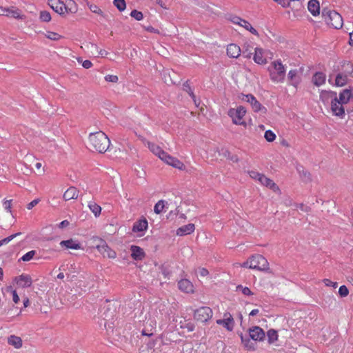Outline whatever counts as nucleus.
Listing matches in <instances>:
<instances>
[{
  "label": "nucleus",
  "mask_w": 353,
  "mask_h": 353,
  "mask_svg": "<svg viewBox=\"0 0 353 353\" xmlns=\"http://www.w3.org/2000/svg\"><path fill=\"white\" fill-rule=\"evenodd\" d=\"M48 4L61 16L75 14L78 11V5L74 0H48Z\"/></svg>",
  "instance_id": "f257e3e1"
},
{
  "label": "nucleus",
  "mask_w": 353,
  "mask_h": 353,
  "mask_svg": "<svg viewBox=\"0 0 353 353\" xmlns=\"http://www.w3.org/2000/svg\"><path fill=\"white\" fill-rule=\"evenodd\" d=\"M90 147L99 153H104L110 145V141L108 136L102 131L90 133L88 137Z\"/></svg>",
  "instance_id": "f03ea898"
},
{
  "label": "nucleus",
  "mask_w": 353,
  "mask_h": 353,
  "mask_svg": "<svg viewBox=\"0 0 353 353\" xmlns=\"http://www.w3.org/2000/svg\"><path fill=\"white\" fill-rule=\"evenodd\" d=\"M158 319V310L151 308L145 314V319L143 320V329L141 330L143 336H151L156 332L157 319Z\"/></svg>",
  "instance_id": "7ed1b4c3"
},
{
  "label": "nucleus",
  "mask_w": 353,
  "mask_h": 353,
  "mask_svg": "<svg viewBox=\"0 0 353 353\" xmlns=\"http://www.w3.org/2000/svg\"><path fill=\"white\" fill-rule=\"evenodd\" d=\"M271 81L276 83H283L286 74V68L281 59L273 61L268 68Z\"/></svg>",
  "instance_id": "20e7f679"
},
{
  "label": "nucleus",
  "mask_w": 353,
  "mask_h": 353,
  "mask_svg": "<svg viewBox=\"0 0 353 353\" xmlns=\"http://www.w3.org/2000/svg\"><path fill=\"white\" fill-rule=\"evenodd\" d=\"M241 268L266 272L269 270L268 260L261 254H256L250 256L245 262L240 264Z\"/></svg>",
  "instance_id": "39448f33"
},
{
  "label": "nucleus",
  "mask_w": 353,
  "mask_h": 353,
  "mask_svg": "<svg viewBox=\"0 0 353 353\" xmlns=\"http://www.w3.org/2000/svg\"><path fill=\"white\" fill-rule=\"evenodd\" d=\"M322 17L325 23L330 27L339 29L343 26V21L342 17L334 10L323 8L322 10Z\"/></svg>",
  "instance_id": "423d86ee"
},
{
  "label": "nucleus",
  "mask_w": 353,
  "mask_h": 353,
  "mask_svg": "<svg viewBox=\"0 0 353 353\" xmlns=\"http://www.w3.org/2000/svg\"><path fill=\"white\" fill-rule=\"evenodd\" d=\"M246 112L245 108L243 106L240 105L236 108L229 109L228 114L231 118L234 124L246 127L247 123L244 119Z\"/></svg>",
  "instance_id": "0eeeda50"
},
{
  "label": "nucleus",
  "mask_w": 353,
  "mask_h": 353,
  "mask_svg": "<svg viewBox=\"0 0 353 353\" xmlns=\"http://www.w3.org/2000/svg\"><path fill=\"white\" fill-rule=\"evenodd\" d=\"M93 241L96 244V248L97 250L104 257H108L112 259H114L117 257L116 252L111 249L103 239L99 237H94Z\"/></svg>",
  "instance_id": "6e6552de"
},
{
  "label": "nucleus",
  "mask_w": 353,
  "mask_h": 353,
  "mask_svg": "<svg viewBox=\"0 0 353 353\" xmlns=\"http://www.w3.org/2000/svg\"><path fill=\"white\" fill-rule=\"evenodd\" d=\"M0 16H6L18 20H25L26 18L23 12L15 6H0Z\"/></svg>",
  "instance_id": "1a4fd4ad"
},
{
  "label": "nucleus",
  "mask_w": 353,
  "mask_h": 353,
  "mask_svg": "<svg viewBox=\"0 0 353 353\" xmlns=\"http://www.w3.org/2000/svg\"><path fill=\"white\" fill-rule=\"evenodd\" d=\"M213 316V311L210 307L203 306L194 312V318L196 321L206 323Z\"/></svg>",
  "instance_id": "9d476101"
},
{
  "label": "nucleus",
  "mask_w": 353,
  "mask_h": 353,
  "mask_svg": "<svg viewBox=\"0 0 353 353\" xmlns=\"http://www.w3.org/2000/svg\"><path fill=\"white\" fill-rule=\"evenodd\" d=\"M228 20L232 22V23L235 25H238L243 28H245L246 30L251 32L252 34L259 36L258 31L254 28L252 25L246 21L245 19H243L241 18L239 16L236 15H230L228 17Z\"/></svg>",
  "instance_id": "9b49d317"
},
{
  "label": "nucleus",
  "mask_w": 353,
  "mask_h": 353,
  "mask_svg": "<svg viewBox=\"0 0 353 353\" xmlns=\"http://www.w3.org/2000/svg\"><path fill=\"white\" fill-rule=\"evenodd\" d=\"M167 165L177 169L180 171H185L186 165L178 158L169 154L168 152L165 153L163 158L161 159Z\"/></svg>",
  "instance_id": "f8f14e48"
},
{
  "label": "nucleus",
  "mask_w": 353,
  "mask_h": 353,
  "mask_svg": "<svg viewBox=\"0 0 353 353\" xmlns=\"http://www.w3.org/2000/svg\"><path fill=\"white\" fill-rule=\"evenodd\" d=\"M148 228V222L145 217L141 216L133 224L132 231L137 233L138 236H143Z\"/></svg>",
  "instance_id": "ddd939ff"
},
{
  "label": "nucleus",
  "mask_w": 353,
  "mask_h": 353,
  "mask_svg": "<svg viewBox=\"0 0 353 353\" xmlns=\"http://www.w3.org/2000/svg\"><path fill=\"white\" fill-rule=\"evenodd\" d=\"M331 111L334 115L340 118H343L345 114L343 104L339 101L337 94L331 101Z\"/></svg>",
  "instance_id": "4468645a"
},
{
  "label": "nucleus",
  "mask_w": 353,
  "mask_h": 353,
  "mask_svg": "<svg viewBox=\"0 0 353 353\" xmlns=\"http://www.w3.org/2000/svg\"><path fill=\"white\" fill-rule=\"evenodd\" d=\"M240 99L243 101H246L250 103L252 108L254 112H257L261 111V110H264L265 111L266 110V109L264 107H263L261 104L256 100L255 97L251 94H241Z\"/></svg>",
  "instance_id": "2eb2a0df"
},
{
  "label": "nucleus",
  "mask_w": 353,
  "mask_h": 353,
  "mask_svg": "<svg viewBox=\"0 0 353 353\" xmlns=\"http://www.w3.org/2000/svg\"><path fill=\"white\" fill-rule=\"evenodd\" d=\"M14 283H15L18 288H29L32 284V279L29 274H22L18 276H15L13 279Z\"/></svg>",
  "instance_id": "dca6fc26"
},
{
  "label": "nucleus",
  "mask_w": 353,
  "mask_h": 353,
  "mask_svg": "<svg viewBox=\"0 0 353 353\" xmlns=\"http://www.w3.org/2000/svg\"><path fill=\"white\" fill-rule=\"evenodd\" d=\"M179 290L186 294H194L195 288L193 283L187 279H183L178 281Z\"/></svg>",
  "instance_id": "f3484780"
},
{
  "label": "nucleus",
  "mask_w": 353,
  "mask_h": 353,
  "mask_svg": "<svg viewBox=\"0 0 353 353\" xmlns=\"http://www.w3.org/2000/svg\"><path fill=\"white\" fill-rule=\"evenodd\" d=\"M250 337L255 341H262L264 340L265 334L263 330L259 326H254L249 329Z\"/></svg>",
  "instance_id": "a211bd4d"
},
{
  "label": "nucleus",
  "mask_w": 353,
  "mask_h": 353,
  "mask_svg": "<svg viewBox=\"0 0 353 353\" xmlns=\"http://www.w3.org/2000/svg\"><path fill=\"white\" fill-rule=\"evenodd\" d=\"M223 319H218L216 323L223 325L227 330L232 331L234 327V319L230 313L226 312L223 315Z\"/></svg>",
  "instance_id": "6ab92c4d"
},
{
  "label": "nucleus",
  "mask_w": 353,
  "mask_h": 353,
  "mask_svg": "<svg viewBox=\"0 0 353 353\" xmlns=\"http://www.w3.org/2000/svg\"><path fill=\"white\" fill-rule=\"evenodd\" d=\"M253 59L256 63L259 65L267 63V52L261 48H256Z\"/></svg>",
  "instance_id": "aec40b11"
},
{
  "label": "nucleus",
  "mask_w": 353,
  "mask_h": 353,
  "mask_svg": "<svg viewBox=\"0 0 353 353\" xmlns=\"http://www.w3.org/2000/svg\"><path fill=\"white\" fill-rule=\"evenodd\" d=\"M259 183L274 192H280L279 186L271 179L267 177L265 174H263Z\"/></svg>",
  "instance_id": "412c9836"
},
{
  "label": "nucleus",
  "mask_w": 353,
  "mask_h": 353,
  "mask_svg": "<svg viewBox=\"0 0 353 353\" xmlns=\"http://www.w3.org/2000/svg\"><path fill=\"white\" fill-rule=\"evenodd\" d=\"M131 257L135 261H141L145 256V254L143 250L137 245H132L130 247Z\"/></svg>",
  "instance_id": "4be33fe9"
},
{
  "label": "nucleus",
  "mask_w": 353,
  "mask_h": 353,
  "mask_svg": "<svg viewBox=\"0 0 353 353\" xmlns=\"http://www.w3.org/2000/svg\"><path fill=\"white\" fill-rule=\"evenodd\" d=\"M149 150L156 156H157L161 160L163 158L166 152L164 151L160 146L156 145L154 143L147 141L146 143Z\"/></svg>",
  "instance_id": "5701e85b"
},
{
  "label": "nucleus",
  "mask_w": 353,
  "mask_h": 353,
  "mask_svg": "<svg viewBox=\"0 0 353 353\" xmlns=\"http://www.w3.org/2000/svg\"><path fill=\"white\" fill-rule=\"evenodd\" d=\"M227 55L230 58H238L241 55V48L235 43H230L227 46Z\"/></svg>",
  "instance_id": "b1692460"
},
{
  "label": "nucleus",
  "mask_w": 353,
  "mask_h": 353,
  "mask_svg": "<svg viewBox=\"0 0 353 353\" xmlns=\"http://www.w3.org/2000/svg\"><path fill=\"white\" fill-rule=\"evenodd\" d=\"M60 245L61 247H65L66 249H72V250L81 249V243L77 240H74L73 239L61 241Z\"/></svg>",
  "instance_id": "393cba45"
},
{
  "label": "nucleus",
  "mask_w": 353,
  "mask_h": 353,
  "mask_svg": "<svg viewBox=\"0 0 353 353\" xmlns=\"http://www.w3.org/2000/svg\"><path fill=\"white\" fill-rule=\"evenodd\" d=\"M79 196V190L75 187H70L63 194V199L65 201H70L71 199H77Z\"/></svg>",
  "instance_id": "a878e982"
},
{
  "label": "nucleus",
  "mask_w": 353,
  "mask_h": 353,
  "mask_svg": "<svg viewBox=\"0 0 353 353\" xmlns=\"http://www.w3.org/2000/svg\"><path fill=\"white\" fill-rule=\"evenodd\" d=\"M8 345L14 347L16 349H20L23 346V341L21 337L12 334L8 337Z\"/></svg>",
  "instance_id": "bb28decb"
},
{
  "label": "nucleus",
  "mask_w": 353,
  "mask_h": 353,
  "mask_svg": "<svg viewBox=\"0 0 353 353\" xmlns=\"http://www.w3.org/2000/svg\"><path fill=\"white\" fill-rule=\"evenodd\" d=\"M307 9L313 16H318L320 13L319 2L317 0H310L307 3Z\"/></svg>",
  "instance_id": "cd10ccee"
},
{
  "label": "nucleus",
  "mask_w": 353,
  "mask_h": 353,
  "mask_svg": "<svg viewBox=\"0 0 353 353\" xmlns=\"http://www.w3.org/2000/svg\"><path fill=\"white\" fill-rule=\"evenodd\" d=\"M195 230L194 225L193 223H189L181 226L176 230V234L179 236H183L190 234L194 232Z\"/></svg>",
  "instance_id": "c85d7f7f"
},
{
  "label": "nucleus",
  "mask_w": 353,
  "mask_h": 353,
  "mask_svg": "<svg viewBox=\"0 0 353 353\" xmlns=\"http://www.w3.org/2000/svg\"><path fill=\"white\" fill-rule=\"evenodd\" d=\"M326 75L321 72H316L312 77V83L316 86H321L325 83Z\"/></svg>",
  "instance_id": "c756f323"
},
{
  "label": "nucleus",
  "mask_w": 353,
  "mask_h": 353,
  "mask_svg": "<svg viewBox=\"0 0 353 353\" xmlns=\"http://www.w3.org/2000/svg\"><path fill=\"white\" fill-rule=\"evenodd\" d=\"M352 97V91L349 89H345L339 93V101L343 105L347 104Z\"/></svg>",
  "instance_id": "7c9ffc66"
},
{
  "label": "nucleus",
  "mask_w": 353,
  "mask_h": 353,
  "mask_svg": "<svg viewBox=\"0 0 353 353\" xmlns=\"http://www.w3.org/2000/svg\"><path fill=\"white\" fill-rule=\"evenodd\" d=\"M336 95V92L333 91L322 90L320 93V99L324 103H328L329 100H332Z\"/></svg>",
  "instance_id": "2f4dec72"
},
{
  "label": "nucleus",
  "mask_w": 353,
  "mask_h": 353,
  "mask_svg": "<svg viewBox=\"0 0 353 353\" xmlns=\"http://www.w3.org/2000/svg\"><path fill=\"white\" fill-rule=\"evenodd\" d=\"M241 342L243 347L248 351H253L256 349V343L251 341L250 339L244 338L243 335L241 336Z\"/></svg>",
  "instance_id": "473e14b6"
},
{
  "label": "nucleus",
  "mask_w": 353,
  "mask_h": 353,
  "mask_svg": "<svg viewBox=\"0 0 353 353\" xmlns=\"http://www.w3.org/2000/svg\"><path fill=\"white\" fill-rule=\"evenodd\" d=\"M347 82V76L343 73H339L335 79V85L336 86L342 87Z\"/></svg>",
  "instance_id": "72a5a7b5"
},
{
  "label": "nucleus",
  "mask_w": 353,
  "mask_h": 353,
  "mask_svg": "<svg viewBox=\"0 0 353 353\" xmlns=\"http://www.w3.org/2000/svg\"><path fill=\"white\" fill-rule=\"evenodd\" d=\"M88 208L96 217L99 216L101 212V208L94 201H90L88 203Z\"/></svg>",
  "instance_id": "f704fd0d"
},
{
  "label": "nucleus",
  "mask_w": 353,
  "mask_h": 353,
  "mask_svg": "<svg viewBox=\"0 0 353 353\" xmlns=\"http://www.w3.org/2000/svg\"><path fill=\"white\" fill-rule=\"evenodd\" d=\"M268 341L270 344L274 343L278 341L279 335L277 332L274 329H270L267 332Z\"/></svg>",
  "instance_id": "c9c22d12"
},
{
  "label": "nucleus",
  "mask_w": 353,
  "mask_h": 353,
  "mask_svg": "<svg viewBox=\"0 0 353 353\" xmlns=\"http://www.w3.org/2000/svg\"><path fill=\"white\" fill-rule=\"evenodd\" d=\"M44 36L46 38L51 41H59L63 38V36L59 34V33L50 30H47L44 33Z\"/></svg>",
  "instance_id": "e433bc0d"
},
{
  "label": "nucleus",
  "mask_w": 353,
  "mask_h": 353,
  "mask_svg": "<svg viewBox=\"0 0 353 353\" xmlns=\"http://www.w3.org/2000/svg\"><path fill=\"white\" fill-rule=\"evenodd\" d=\"M165 201L163 200L159 201L154 207V212L157 214H159L164 211L165 207Z\"/></svg>",
  "instance_id": "4c0bfd02"
},
{
  "label": "nucleus",
  "mask_w": 353,
  "mask_h": 353,
  "mask_svg": "<svg viewBox=\"0 0 353 353\" xmlns=\"http://www.w3.org/2000/svg\"><path fill=\"white\" fill-rule=\"evenodd\" d=\"M52 19L50 13L46 10H42L39 12V20L42 22H50Z\"/></svg>",
  "instance_id": "58836bf2"
},
{
  "label": "nucleus",
  "mask_w": 353,
  "mask_h": 353,
  "mask_svg": "<svg viewBox=\"0 0 353 353\" xmlns=\"http://www.w3.org/2000/svg\"><path fill=\"white\" fill-rule=\"evenodd\" d=\"M113 4L120 12L124 11L126 8L125 0H114Z\"/></svg>",
  "instance_id": "ea45409f"
},
{
  "label": "nucleus",
  "mask_w": 353,
  "mask_h": 353,
  "mask_svg": "<svg viewBox=\"0 0 353 353\" xmlns=\"http://www.w3.org/2000/svg\"><path fill=\"white\" fill-rule=\"evenodd\" d=\"M264 138L268 142H273L276 139V134L272 130H268L265 132Z\"/></svg>",
  "instance_id": "a19ab883"
},
{
  "label": "nucleus",
  "mask_w": 353,
  "mask_h": 353,
  "mask_svg": "<svg viewBox=\"0 0 353 353\" xmlns=\"http://www.w3.org/2000/svg\"><path fill=\"white\" fill-rule=\"evenodd\" d=\"M183 90L186 91L189 95L192 97V100L194 101L196 105H198L196 103V97L193 92V90H192L191 87L188 83H184L183 85Z\"/></svg>",
  "instance_id": "79ce46f5"
},
{
  "label": "nucleus",
  "mask_w": 353,
  "mask_h": 353,
  "mask_svg": "<svg viewBox=\"0 0 353 353\" xmlns=\"http://www.w3.org/2000/svg\"><path fill=\"white\" fill-rule=\"evenodd\" d=\"M89 9L94 13L103 16V11L95 4L88 3Z\"/></svg>",
  "instance_id": "37998d69"
},
{
  "label": "nucleus",
  "mask_w": 353,
  "mask_h": 353,
  "mask_svg": "<svg viewBox=\"0 0 353 353\" xmlns=\"http://www.w3.org/2000/svg\"><path fill=\"white\" fill-rule=\"evenodd\" d=\"M7 291L11 292L12 294V301L15 304H17L20 301L19 296L16 291V290H12V286L7 287Z\"/></svg>",
  "instance_id": "c03bdc74"
},
{
  "label": "nucleus",
  "mask_w": 353,
  "mask_h": 353,
  "mask_svg": "<svg viewBox=\"0 0 353 353\" xmlns=\"http://www.w3.org/2000/svg\"><path fill=\"white\" fill-rule=\"evenodd\" d=\"M248 174L252 179L259 182L263 174L259 173L256 171L250 170L248 171Z\"/></svg>",
  "instance_id": "a18cd8bd"
},
{
  "label": "nucleus",
  "mask_w": 353,
  "mask_h": 353,
  "mask_svg": "<svg viewBox=\"0 0 353 353\" xmlns=\"http://www.w3.org/2000/svg\"><path fill=\"white\" fill-rule=\"evenodd\" d=\"M130 16L137 21H141L143 19V13L137 10H133L130 13Z\"/></svg>",
  "instance_id": "49530a36"
},
{
  "label": "nucleus",
  "mask_w": 353,
  "mask_h": 353,
  "mask_svg": "<svg viewBox=\"0 0 353 353\" xmlns=\"http://www.w3.org/2000/svg\"><path fill=\"white\" fill-rule=\"evenodd\" d=\"M35 254V250L29 251L21 257V260L23 261H29L34 257Z\"/></svg>",
  "instance_id": "de8ad7c7"
},
{
  "label": "nucleus",
  "mask_w": 353,
  "mask_h": 353,
  "mask_svg": "<svg viewBox=\"0 0 353 353\" xmlns=\"http://www.w3.org/2000/svg\"><path fill=\"white\" fill-rule=\"evenodd\" d=\"M339 294L341 297H346L349 294V290L345 285H341L339 289Z\"/></svg>",
  "instance_id": "09e8293b"
},
{
  "label": "nucleus",
  "mask_w": 353,
  "mask_h": 353,
  "mask_svg": "<svg viewBox=\"0 0 353 353\" xmlns=\"http://www.w3.org/2000/svg\"><path fill=\"white\" fill-rule=\"evenodd\" d=\"M21 234V233H16V234H12L10 236H9L8 237H6L3 239H2L1 241H0V246H1L3 244H7L10 241H11L14 237H16L17 236Z\"/></svg>",
  "instance_id": "8fccbe9b"
},
{
  "label": "nucleus",
  "mask_w": 353,
  "mask_h": 353,
  "mask_svg": "<svg viewBox=\"0 0 353 353\" xmlns=\"http://www.w3.org/2000/svg\"><path fill=\"white\" fill-rule=\"evenodd\" d=\"M322 282L325 284V285L327 287H332L333 288H336L338 286L337 282H333L328 279H323Z\"/></svg>",
  "instance_id": "3c124183"
},
{
  "label": "nucleus",
  "mask_w": 353,
  "mask_h": 353,
  "mask_svg": "<svg viewBox=\"0 0 353 353\" xmlns=\"http://www.w3.org/2000/svg\"><path fill=\"white\" fill-rule=\"evenodd\" d=\"M104 78L108 82L117 83L119 81V77L117 75L108 74Z\"/></svg>",
  "instance_id": "603ef678"
},
{
  "label": "nucleus",
  "mask_w": 353,
  "mask_h": 353,
  "mask_svg": "<svg viewBox=\"0 0 353 353\" xmlns=\"http://www.w3.org/2000/svg\"><path fill=\"white\" fill-rule=\"evenodd\" d=\"M12 200H6L3 203V206L4 209L9 213H11V209H12Z\"/></svg>",
  "instance_id": "864d4df0"
},
{
  "label": "nucleus",
  "mask_w": 353,
  "mask_h": 353,
  "mask_svg": "<svg viewBox=\"0 0 353 353\" xmlns=\"http://www.w3.org/2000/svg\"><path fill=\"white\" fill-rule=\"evenodd\" d=\"M78 62H82V66L85 69H89L92 66V63L90 60H85L82 61L81 58L77 59Z\"/></svg>",
  "instance_id": "5fc2aeb1"
},
{
  "label": "nucleus",
  "mask_w": 353,
  "mask_h": 353,
  "mask_svg": "<svg viewBox=\"0 0 353 353\" xmlns=\"http://www.w3.org/2000/svg\"><path fill=\"white\" fill-rule=\"evenodd\" d=\"M237 289L239 290L241 289V292L242 293L244 294V295H247V296H250V295H252L253 293L252 292V291L250 290V289L248 287H242L241 285H239L237 287Z\"/></svg>",
  "instance_id": "6e6d98bb"
},
{
  "label": "nucleus",
  "mask_w": 353,
  "mask_h": 353,
  "mask_svg": "<svg viewBox=\"0 0 353 353\" xmlns=\"http://www.w3.org/2000/svg\"><path fill=\"white\" fill-rule=\"evenodd\" d=\"M92 47L95 48L97 50L96 57L101 56L103 57H105L108 54V52L105 50L100 49L99 50L97 46L92 45Z\"/></svg>",
  "instance_id": "4d7b16f0"
},
{
  "label": "nucleus",
  "mask_w": 353,
  "mask_h": 353,
  "mask_svg": "<svg viewBox=\"0 0 353 353\" xmlns=\"http://www.w3.org/2000/svg\"><path fill=\"white\" fill-rule=\"evenodd\" d=\"M283 8H288L290 6V0H273Z\"/></svg>",
  "instance_id": "13d9d810"
},
{
  "label": "nucleus",
  "mask_w": 353,
  "mask_h": 353,
  "mask_svg": "<svg viewBox=\"0 0 353 353\" xmlns=\"http://www.w3.org/2000/svg\"><path fill=\"white\" fill-rule=\"evenodd\" d=\"M40 201V199H34L33 201H32L31 202H30L28 205H27V208L28 210H31L32 208H33L35 205H37Z\"/></svg>",
  "instance_id": "bf43d9fd"
},
{
  "label": "nucleus",
  "mask_w": 353,
  "mask_h": 353,
  "mask_svg": "<svg viewBox=\"0 0 353 353\" xmlns=\"http://www.w3.org/2000/svg\"><path fill=\"white\" fill-rule=\"evenodd\" d=\"M199 274L201 276L205 277L209 274V271L205 268H199Z\"/></svg>",
  "instance_id": "052dcab7"
},
{
  "label": "nucleus",
  "mask_w": 353,
  "mask_h": 353,
  "mask_svg": "<svg viewBox=\"0 0 353 353\" xmlns=\"http://www.w3.org/2000/svg\"><path fill=\"white\" fill-rule=\"evenodd\" d=\"M296 75L297 71L296 70H290L288 72V77L289 79L293 81L294 79L296 77Z\"/></svg>",
  "instance_id": "680f3d73"
},
{
  "label": "nucleus",
  "mask_w": 353,
  "mask_h": 353,
  "mask_svg": "<svg viewBox=\"0 0 353 353\" xmlns=\"http://www.w3.org/2000/svg\"><path fill=\"white\" fill-rule=\"evenodd\" d=\"M35 168L38 170H40V174H44L45 172V170L43 169H41L42 168V164L40 162H37L35 163Z\"/></svg>",
  "instance_id": "e2e57ef3"
},
{
  "label": "nucleus",
  "mask_w": 353,
  "mask_h": 353,
  "mask_svg": "<svg viewBox=\"0 0 353 353\" xmlns=\"http://www.w3.org/2000/svg\"><path fill=\"white\" fill-rule=\"evenodd\" d=\"M70 224L69 221L68 220H64L63 221H61L59 224V228H65L67 226H68Z\"/></svg>",
  "instance_id": "0e129e2a"
},
{
  "label": "nucleus",
  "mask_w": 353,
  "mask_h": 353,
  "mask_svg": "<svg viewBox=\"0 0 353 353\" xmlns=\"http://www.w3.org/2000/svg\"><path fill=\"white\" fill-rule=\"evenodd\" d=\"M145 29L147 31L150 32H154V33L159 32V31L157 30H156L155 28H154L152 26H148V27L145 28Z\"/></svg>",
  "instance_id": "69168bd1"
},
{
  "label": "nucleus",
  "mask_w": 353,
  "mask_h": 353,
  "mask_svg": "<svg viewBox=\"0 0 353 353\" xmlns=\"http://www.w3.org/2000/svg\"><path fill=\"white\" fill-rule=\"evenodd\" d=\"M30 305V301H29V299L28 298H26L24 300H23V306L24 307H27Z\"/></svg>",
  "instance_id": "338daca9"
},
{
  "label": "nucleus",
  "mask_w": 353,
  "mask_h": 353,
  "mask_svg": "<svg viewBox=\"0 0 353 353\" xmlns=\"http://www.w3.org/2000/svg\"><path fill=\"white\" fill-rule=\"evenodd\" d=\"M349 44L353 46V31L350 33Z\"/></svg>",
  "instance_id": "774afa93"
}]
</instances>
